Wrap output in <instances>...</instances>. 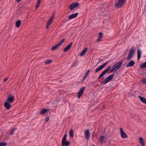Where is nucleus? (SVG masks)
I'll return each instance as SVG.
<instances>
[{
    "label": "nucleus",
    "instance_id": "nucleus-42",
    "mask_svg": "<svg viewBox=\"0 0 146 146\" xmlns=\"http://www.w3.org/2000/svg\"><path fill=\"white\" fill-rule=\"evenodd\" d=\"M7 79H8L7 78L3 80V82H5L7 80Z\"/></svg>",
    "mask_w": 146,
    "mask_h": 146
},
{
    "label": "nucleus",
    "instance_id": "nucleus-24",
    "mask_svg": "<svg viewBox=\"0 0 146 146\" xmlns=\"http://www.w3.org/2000/svg\"><path fill=\"white\" fill-rule=\"evenodd\" d=\"M21 24V21L20 20H18L15 23V24L16 25V26L17 27H19L20 25Z\"/></svg>",
    "mask_w": 146,
    "mask_h": 146
},
{
    "label": "nucleus",
    "instance_id": "nucleus-10",
    "mask_svg": "<svg viewBox=\"0 0 146 146\" xmlns=\"http://www.w3.org/2000/svg\"><path fill=\"white\" fill-rule=\"evenodd\" d=\"M120 130L121 133V135L122 138H125L127 137V136L123 130V129L121 127L120 129Z\"/></svg>",
    "mask_w": 146,
    "mask_h": 146
},
{
    "label": "nucleus",
    "instance_id": "nucleus-31",
    "mask_svg": "<svg viewBox=\"0 0 146 146\" xmlns=\"http://www.w3.org/2000/svg\"><path fill=\"white\" fill-rule=\"evenodd\" d=\"M52 60H48L46 61L45 62V64H50L51 62H52Z\"/></svg>",
    "mask_w": 146,
    "mask_h": 146
},
{
    "label": "nucleus",
    "instance_id": "nucleus-22",
    "mask_svg": "<svg viewBox=\"0 0 146 146\" xmlns=\"http://www.w3.org/2000/svg\"><path fill=\"white\" fill-rule=\"evenodd\" d=\"M49 109H42V111L40 112V113L41 115H43L46 112L48 111L49 110Z\"/></svg>",
    "mask_w": 146,
    "mask_h": 146
},
{
    "label": "nucleus",
    "instance_id": "nucleus-27",
    "mask_svg": "<svg viewBox=\"0 0 146 146\" xmlns=\"http://www.w3.org/2000/svg\"><path fill=\"white\" fill-rule=\"evenodd\" d=\"M139 140L141 143L142 145H143L144 144V141L143 139L141 137L140 138Z\"/></svg>",
    "mask_w": 146,
    "mask_h": 146
},
{
    "label": "nucleus",
    "instance_id": "nucleus-15",
    "mask_svg": "<svg viewBox=\"0 0 146 146\" xmlns=\"http://www.w3.org/2000/svg\"><path fill=\"white\" fill-rule=\"evenodd\" d=\"M70 142L68 141H64L63 142L62 141V146H69Z\"/></svg>",
    "mask_w": 146,
    "mask_h": 146
},
{
    "label": "nucleus",
    "instance_id": "nucleus-37",
    "mask_svg": "<svg viewBox=\"0 0 146 146\" xmlns=\"http://www.w3.org/2000/svg\"><path fill=\"white\" fill-rule=\"evenodd\" d=\"M77 65V61H76L74 63V64H73V66H76Z\"/></svg>",
    "mask_w": 146,
    "mask_h": 146
},
{
    "label": "nucleus",
    "instance_id": "nucleus-40",
    "mask_svg": "<svg viewBox=\"0 0 146 146\" xmlns=\"http://www.w3.org/2000/svg\"><path fill=\"white\" fill-rule=\"evenodd\" d=\"M65 40V39L64 38H62L60 41V42L61 43H62L63 42H64Z\"/></svg>",
    "mask_w": 146,
    "mask_h": 146
},
{
    "label": "nucleus",
    "instance_id": "nucleus-25",
    "mask_svg": "<svg viewBox=\"0 0 146 146\" xmlns=\"http://www.w3.org/2000/svg\"><path fill=\"white\" fill-rule=\"evenodd\" d=\"M140 67L141 68H146V60L144 63L140 65Z\"/></svg>",
    "mask_w": 146,
    "mask_h": 146
},
{
    "label": "nucleus",
    "instance_id": "nucleus-6",
    "mask_svg": "<svg viewBox=\"0 0 146 146\" xmlns=\"http://www.w3.org/2000/svg\"><path fill=\"white\" fill-rule=\"evenodd\" d=\"M15 100L14 97L12 95L9 94L8 96V98L6 100L7 102L10 103H12Z\"/></svg>",
    "mask_w": 146,
    "mask_h": 146
},
{
    "label": "nucleus",
    "instance_id": "nucleus-35",
    "mask_svg": "<svg viewBox=\"0 0 146 146\" xmlns=\"http://www.w3.org/2000/svg\"><path fill=\"white\" fill-rule=\"evenodd\" d=\"M141 82L143 84H146V79H143L142 80Z\"/></svg>",
    "mask_w": 146,
    "mask_h": 146
},
{
    "label": "nucleus",
    "instance_id": "nucleus-12",
    "mask_svg": "<svg viewBox=\"0 0 146 146\" xmlns=\"http://www.w3.org/2000/svg\"><path fill=\"white\" fill-rule=\"evenodd\" d=\"M4 105L5 108L7 110L10 109L11 107V106L9 104V103L7 102H5Z\"/></svg>",
    "mask_w": 146,
    "mask_h": 146
},
{
    "label": "nucleus",
    "instance_id": "nucleus-34",
    "mask_svg": "<svg viewBox=\"0 0 146 146\" xmlns=\"http://www.w3.org/2000/svg\"><path fill=\"white\" fill-rule=\"evenodd\" d=\"M7 144L5 142H2L0 143V146H5Z\"/></svg>",
    "mask_w": 146,
    "mask_h": 146
},
{
    "label": "nucleus",
    "instance_id": "nucleus-26",
    "mask_svg": "<svg viewBox=\"0 0 146 146\" xmlns=\"http://www.w3.org/2000/svg\"><path fill=\"white\" fill-rule=\"evenodd\" d=\"M16 130V128H13L10 131V134L11 135H12L14 133V131Z\"/></svg>",
    "mask_w": 146,
    "mask_h": 146
},
{
    "label": "nucleus",
    "instance_id": "nucleus-5",
    "mask_svg": "<svg viewBox=\"0 0 146 146\" xmlns=\"http://www.w3.org/2000/svg\"><path fill=\"white\" fill-rule=\"evenodd\" d=\"M111 69V67L109 66L107 68L104 70L102 73L99 76L98 79H100L101 78H102V76H103L104 75H105L106 73L110 70Z\"/></svg>",
    "mask_w": 146,
    "mask_h": 146
},
{
    "label": "nucleus",
    "instance_id": "nucleus-9",
    "mask_svg": "<svg viewBox=\"0 0 146 146\" xmlns=\"http://www.w3.org/2000/svg\"><path fill=\"white\" fill-rule=\"evenodd\" d=\"M54 18V17L53 16H52L50 19L47 21L46 24V29H48L51 23L53 21V19Z\"/></svg>",
    "mask_w": 146,
    "mask_h": 146
},
{
    "label": "nucleus",
    "instance_id": "nucleus-14",
    "mask_svg": "<svg viewBox=\"0 0 146 146\" xmlns=\"http://www.w3.org/2000/svg\"><path fill=\"white\" fill-rule=\"evenodd\" d=\"M78 14V13L74 14H73L72 15H70L68 17V19H73L76 17Z\"/></svg>",
    "mask_w": 146,
    "mask_h": 146
},
{
    "label": "nucleus",
    "instance_id": "nucleus-36",
    "mask_svg": "<svg viewBox=\"0 0 146 146\" xmlns=\"http://www.w3.org/2000/svg\"><path fill=\"white\" fill-rule=\"evenodd\" d=\"M61 44L62 43L60 42V41L59 42H58L56 45H57L58 47L61 46Z\"/></svg>",
    "mask_w": 146,
    "mask_h": 146
},
{
    "label": "nucleus",
    "instance_id": "nucleus-43",
    "mask_svg": "<svg viewBox=\"0 0 146 146\" xmlns=\"http://www.w3.org/2000/svg\"><path fill=\"white\" fill-rule=\"evenodd\" d=\"M17 2L18 3L20 2L22 0H16Z\"/></svg>",
    "mask_w": 146,
    "mask_h": 146
},
{
    "label": "nucleus",
    "instance_id": "nucleus-30",
    "mask_svg": "<svg viewBox=\"0 0 146 146\" xmlns=\"http://www.w3.org/2000/svg\"><path fill=\"white\" fill-rule=\"evenodd\" d=\"M41 0H38L37 3V4L36 6V9H37L39 7L40 3V2Z\"/></svg>",
    "mask_w": 146,
    "mask_h": 146
},
{
    "label": "nucleus",
    "instance_id": "nucleus-45",
    "mask_svg": "<svg viewBox=\"0 0 146 146\" xmlns=\"http://www.w3.org/2000/svg\"><path fill=\"white\" fill-rule=\"evenodd\" d=\"M92 146H96L95 145H93Z\"/></svg>",
    "mask_w": 146,
    "mask_h": 146
},
{
    "label": "nucleus",
    "instance_id": "nucleus-11",
    "mask_svg": "<svg viewBox=\"0 0 146 146\" xmlns=\"http://www.w3.org/2000/svg\"><path fill=\"white\" fill-rule=\"evenodd\" d=\"M72 44V42H71L70 44L66 46L64 49L63 51L64 52H66L70 49Z\"/></svg>",
    "mask_w": 146,
    "mask_h": 146
},
{
    "label": "nucleus",
    "instance_id": "nucleus-13",
    "mask_svg": "<svg viewBox=\"0 0 146 146\" xmlns=\"http://www.w3.org/2000/svg\"><path fill=\"white\" fill-rule=\"evenodd\" d=\"M84 133L86 138L88 139H89L90 137V133L89 130H86Z\"/></svg>",
    "mask_w": 146,
    "mask_h": 146
},
{
    "label": "nucleus",
    "instance_id": "nucleus-2",
    "mask_svg": "<svg viewBox=\"0 0 146 146\" xmlns=\"http://www.w3.org/2000/svg\"><path fill=\"white\" fill-rule=\"evenodd\" d=\"M114 76V74H112L108 76L107 78L102 82V84L103 85L106 84L112 79Z\"/></svg>",
    "mask_w": 146,
    "mask_h": 146
},
{
    "label": "nucleus",
    "instance_id": "nucleus-4",
    "mask_svg": "<svg viewBox=\"0 0 146 146\" xmlns=\"http://www.w3.org/2000/svg\"><path fill=\"white\" fill-rule=\"evenodd\" d=\"M134 47H132L130 49V50L127 56V58L128 60H130L134 55Z\"/></svg>",
    "mask_w": 146,
    "mask_h": 146
},
{
    "label": "nucleus",
    "instance_id": "nucleus-20",
    "mask_svg": "<svg viewBox=\"0 0 146 146\" xmlns=\"http://www.w3.org/2000/svg\"><path fill=\"white\" fill-rule=\"evenodd\" d=\"M69 133L70 137L72 138H73L74 136V134L73 129L72 128H71L70 129Z\"/></svg>",
    "mask_w": 146,
    "mask_h": 146
},
{
    "label": "nucleus",
    "instance_id": "nucleus-28",
    "mask_svg": "<svg viewBox=\"0 0 146 146\" xmlns=\"http://www.w3.org/2000/svg\"><path fill=\"white\" fill-rule=\"evenodd\" d=\"M58 47V46H57V45L56 44L53 46L51 48V50H55L57 49V48Z\"/></svg>",
    "mask_w": 146,
    "mask_h": 146
},
{
    "label": "nucleus",
    "instance_id": "nucleus-3",
    "mask_svg": "<svg viewBox=\"0 0 146 146\" xmlns=\"http://www.w3.org/2000/svg\"><path fill=\"white\" fill-rule=\"evenodd\" d=\"M125 0H118L115 4V6L117 8H120L122 7L125 4Z\"/></svg>",
    "mask_w": 146,
    "mask_h": 146
},
{
    "label": "nucleus",
    "instance_id": "nucleus-16",
    "mask_svg": "<svg viewBox=\"0 0 146 146\" xmlns=\"http://www.w3.org/2000/svg\"><path fill=\"white\" fill-rule=\"evenodd\" d=\"M88 50V48L87 47L81 51V52L80 54V55L81 56H84L86 52H87Z\"/></svg>",
    "mask_w": 146,
    "mask_h": 146
},
{
    "label": "nucleus",
    "instance_id": "nucleus-38",
    "mask_svg": "<svg viewBox=\"0 0 146 146\" xmlns=\"http://www.w3.org/2000/svg\"><path fill=\"white\" fill-rule=\"evenodd\" d=\"M107 63H106V62L105 63H104L103 64L101 65V66L103 67V68H104L105 66L106 65Z\"/></svg>",
    "mask_w": 146,
    "mask_h": 146
},
{
    "label": "nucleus",
    "instance_id": "nucleus-19",
    "mask_svg": "<svg viewBox=\"0 0 146 146\" xmlns=\"http://www.w3.org/2000/svg\"><path fill=\"white\" fill-rule=\"evenodd\" d=\"M90 70H89V69H88L87 70L86 73L84 75L83 78L82 79V82H83V81H84L85 80V79L86 78L87 76H88V74L90 72Z\"/></svg>",
    "mask_w": 146,
    "mask_h": 146
},
{
    "label": "nucleus",
    "instance_id": "nucleus-17",
    "mask_svg": "<svg viewBox=\"0 0 146 146\" xmlns=\"http://www.w3.org/2000/svg\"><path fill=\"white\" fill-rule=\"evenodd\" d=\"M135 64V62L133 60L130 61L127 65L126 67H128L130 66H133Z\"/></svg>",
    "mask_w": 146,
    "mask_h": 146
},
{
    "label": "nucleus",
    "instance_id": "nucleus-39",
    "mask_svg": "<svg viewBox=\"0 0 146 146\" xmlns=\"http://www.w3.org/2000/svg\"><path fill=\"white\" fill-rule=\"evenodd\" d=\"M49 119V117H46L45 119V122H48V121Z\"/></svg>",
    "mask_w": 146,
    "mask_h": 146
},
{
    "label": "nucleus",
    "instance_id": "nucleus-18",
    "mask_svg": "<svg viewBox=\"0 0 146 146\" xmlns=\"http://www.w3.org/2000/svg\"><path fill=\"white\" fill-rule=\"evenodd\" d=\"M138 98L142 102L146 104V99L145 98L140 96H138Z\"/></svg>",
    "mask_w": 146,
    "mask_h": 146
},
{
    "label": "nucleus",
    "instance_id": "nucleus-8",
    "mask_svg": "<svg viewBox=\"0 0 146 146\" xmlns=\"http://www.w3.org/2000/svg\"><path fill=\"white\" fill-rule=\"evenodd\" d=\"M85 87L84 86L81 88L80 89L77 94V97L78 98H79L81 97L83 92H84L85 90Z\"/></svg>",
    "mask_w": 146,
    "mask_h": 146
},
{
    "label": "nucleus",
    "instance_id": "nucleus-29",
    "mask_svg": "<svg viewBox=\"0 0 146 146\" xmlns=\"http://www.w3.org/2000/svg\"><path fill=\"white\" fill-rule=\"evenodd\" d=\"M104 139H105L104 136L101 135L100 136V137L99 140L100 141H101V143H102V142H103V141H104Z\"/></svg>",
    "mask_w": 146,
    "mask_h": 146
},
{
    "label": "nucleus",
    "instance_id": "nucleus-41",
    "mask_svg": "<svg viewBox=\"0 0 146 146\" xmlns=\"http://www.w3.org/2000/svg\"><path fill=\"white\" fill-rule=\"evenodd\" d=\"M98 38L97 39V41L98 42H100L101 41V38Z\"/></svg>",
    "mask_w": 146,
    "mask_h": 146
},
{
    "label": "nucleus",
    "instance_id": "nucleus-33",
    "mask_svg": "<svg viewBox=\"0 0 146 146\" xmlns=\"http://www.w3.org/2000/svg\"><path fill=\"white\" fill-rule=\"evenodd\" d=\"M102 33H100L98 35V38H102Z\"/></svg>",
    "mask_w": 146,
    "mask_h": 146
},
{
    "label": "nucleus",
    "instance_id": "nucleus-1",
    "mask_svg": "<svg viewBox=\"0 0 146 146\" xmlns=\"http://www.w3.org/2000/svg\"><path fill=\"white\" fill-rule=\"evenodd\" d=\"M123 62L121 60L116 63V64L113 65L112 68L110 70L111 72H116L122 66Z\"/></svg>",
    "mask_w": 146,
    "mask_h": 146
},
{
    "label": "nucleus",
    "instance_id": "nucleus-44",
    "mask_svg": "<svg viewBox=\"0 0 146 146\" xmlns=\"http://www.w3.org/2000/svg\"><path fill=\"white\" fill-rule=\"evenodd\" d=\"M110 61V60L109 61H107L106 62V63H108V62H109Z\"/></svg>",
    "mask_w": 146,
    "mask_h": 146
},
{
    "label": "nucleus",
    "instance_id": "nucleus-23",
    "mask_svg": "<svg viewBox=\"0 0 146 146\" xmlns=\"http://www.w3.org/2000/svg\"><path fill=\"white\" fill-rule=\"evenodd\" d=\"M103 67L101 66V65H100L99 67H98L97 68H96L95 70V73H97L98 72H99L102 69H103Z\"/></svg>",
    "mask_w": 146,
    "mask_h": 146
},
{
    "label": "nucleus",
    "instance_id": "nucleus-7",
    "mask_svg": "<svg viewBox=\"0 0 146 146\" xmlns=\"http://www.w3.org/2000/svg\"><path fill=\"white\" fill-rule=\"evenodd\" d=\"M79 5V3H74L71 4L69 7V8L70 11L72 10L74 8L77 7Z\"/></svg>",
    "mask_w": 146,
    "mask_h": 146
},
{
    "label": "nucleus",
    "instance_id": "nucleus-21",
    "mask_svg": "<svg viewBox=\"0 0 146 146\" xmlns=\"http://www.w3.org/2000/svg\"><path fill=\"white\" fill-rule=\"evenodd\" d=\"M141 52L139 49L137 50V58L138 60H139L141 56Z\"/></svg>",
    "mask_w": 146,
    "mask_h": 146
},
{
    "label": "nucleus",
    "instance_id": "nucleus-32",
    "mask_svg": "<svg viewBox=\"0 0 146 146\" xmlns=\"http://www.w3.org/2000/svg\"><path fill=\"white\" fill-rule=\"evenodd\" d=\"M66 136H67V134H65L62 140V141H63H63H66Z\"/></svg>",
    "mask_w": 146,
    "mask_h": 146
}]
</instances>
